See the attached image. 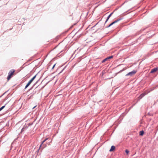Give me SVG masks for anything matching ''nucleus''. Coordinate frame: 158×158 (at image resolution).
Wrapping results in <instances>:
<instances>
[{"mask_svg": "<svg viewBox=\"0 0 158 158\" xmlns=\"http://www.w3.org/2000/svg\"><path fill=\"white\" fill-rule=\"evenodd\" d=\"M15 70L12 69L8 73V75L7 77V79L8 81L10 80V78L15 74Z\"/></svg>", "mask_w": 158, "mask_h": 158, "instance_id": "nucleus-1", "label": "nucleus"}, {"mask_svg": "<svg viewBox=\"0 0 158 158\" xmlns=\"http://www.w3.org/2000/svg\"><path fill=\"white\" fill-rule=\"evenodd\" d=\"M36 76V75H35L34 77H33L28 82L27 85H26L25 89H26L32 83V82L35 79V78Z\"/></svg>", "mask_w": 158, "mask_h": 158, "instance_id": "nucleus-2", "label": "nucleus"}, {"mask_svg": "<svg viewBox=\"0 0 158 158\" xmlns=\"http://www.w3.org/2000/svg\"><path fill=\"white\" fill-rule=\"evenodd\" d=\"M136 71L134 70V71H131L130 72H129L126 75V76H132L134 75V74H135L136 73Z\"/></svg>", "mask_w": 158, "mask_h": 158, "instance_id": "nucleus-3", "label": "nucleus"}, {"mask_svg": "<svg viewBox=\"0 0 158 158\" xmlns=\"http://www.w3.org/2000/svg\"><path fill=\"white\" fill-rule=\"evenodd\" d=\"M158 70V68L156 67L153 69H152L151 72L150 73H153L156 72Z\"/></svg>", "mask_w": 158, "mask_h": 158, "instance_id": "nucleus-4", "label": "nucleus"}, {"mask_svg": "<svg viewBox=\"0 0 158 158\" xmlns=\"http://www.w3.org/2000/svg\"><path fill=\"white\" fill-rule=\"evenodd\" d=\"M120 19H117L116 20H115L112 23H110L108 26V27H109L111 25H112L113 24H114V23H116L117 22H118V21L120 20Z\"/></svg>", "mask_w": 158, "mask_h": 158, "instance_id": "nucleus-5", "label": "nucleus"}, {"mask_svg": "<svg viewBox=\"0 0 158 158\" xmlns=\"http://www.w3.org/2000/svg\"><path fill=\"white\" fill-rule=\"evenodd\" d=\"M146 94L145 93H143L141 94L139 97V99H140L142 98Z\"/></svg>", "mask_w": 158, "mask_h": 158, "instance_id": "nucleus-6", "label": "nucleus"}, {"mask_svg": "<svg viewBox=\"0 0 158 158\" xmlns=\"http://www.w3.org/2000/svg\"><path fill=\"white\" fill-rule=\"evenodd\" d=\"M115 149V147L114 146H112L111 147V148L110 150V152H112Z\"/></svg>", "mask_w": 158, "mask_h": 158, "instance_id": "nucleus-7", "label": "nucleus"}, {"mask_svg": "<svg viewBox=\"0 0 158 158\" xmlns=\"http://www.w3.org/2000/svg\"><path fill=\"white\" fill-rule=\"evenodd\" d=\"M144 131H140L139 132V135H143L144 134Z\"/></svg>", "mask_w": 158, "mask_h": 158, "instance_id": "nucleus-8", "label": "nucleus"}, {"mask_svg": "<svg viewBox=\"0 0 158 158\" xmlns=\"http://www.w3.org/2000/svg\"><path fill=\"white\" fill-rule=\"evenodd\" d=\"M48 139V138H46V139L44 140L42 142V143L41 144L40 146V148L41 147L42 144L46 140H47V139Z\"/></svg>", "mask_w": 158, "mask_h": 158, "instance_id": "nucleus-9", "label": "nucleus"}, {"mask_svg": "<svg viewBox=\"0 0 158 158\" xmlns=\"http://www.w3.org/2000/svg\"><path fill=\"white\" fill-rule=\"evenodd\" d=\"M113 57V56H110L109 57H107V60H108L109 59H111Z\"/></svg>", "mask_w": 158, "mask_h": 158, "instance_id": "nucleus-10", "label": "nucleus"}, {"mask_svg": "<svg viewBox=\"0 0 158 158\" xmlns=\"http://www.w3.org/2000/svg\"><path fill=\"white\" fill-rule=\"evenodd\" d=\"M107 60H108L106 58L104 59V60H102V63H103V62H105V61H106Z\"/></svg>", "mask_w": 158, "mask_h": 158, "instance_id": "nucleus-11", "label": "nucleus"}, {"mask_svg": "<svg viewBox=\"0 0 158 158\" xmlns=\"http://www.w3.org/2000/svg\"><path fill=\"white\" fill-rule=\"evenodd\" d=\"M111 16L110 15H109L108 17H107V19L106 21V23L108 21V20L109 19L110 17Z\"/></svg>", "mask_w": 158, "mask_h": 158, "instance_id": "nucleus-12", "label": "nucleus"}, {"mask_svg": "<svg viewBox=\"0 0 158 158\" xmlns=\"http://www.w3.org/2000/svg\"><path fill=\"white\" fill-rule=\"evenodd\" d=\"M5 107V106H2L0 108V110L1 111Z\"/></svg>", "mask_w": 158, "mask_h": 158, "instance_id": "nucleus-13", "label": "nucleus"}, {"mask_svg": "<svg viewBox=\"0 0 158 158\" xmlns=\"http://www.w3.org/2000/svg\"><path fill=\"white\" fill-rule=\"evenodd\" d=\"M5 107V106H2L0 108V110L1 111Z\"/></svg>", "mask_w": 158, "mask_h": 158, "instance_id": "nucleus-14", "label": "nucleus"}, {"mask_svg": "<svg viewBox=\"0 0 158 158\" xmlns=\"http://www.w3.org/2000/svg\"><path fill=\"white\" fill-rule=\"evenodd\" d=\"M125 152L127 154H128L129 152V151L127 149L126 150Z\"/></svg>", "mask_w": 158, "mask_h": 158, "instance_id": "nucleus-15", "label": "nucleus"}, {"mask_svg": "<svg viewBox=\"0 0 158 158\" xmlns=\"http://www.w3.org/2000/svg\"><path fill=\"white\" fill-rule=\"evenodd\" d=\"M55 64H54V65L53 66V67H52V69H53L54 68V67H55Z\"/></svg>", "mask_w": 158, "mask_h": 158, "instance_id": "nucleus-16", "label": "nucleus"}, {"mask_svg": "<svg viewBox=\"0 0 158 158\" xmlns=\"http://www.w3.org/2000/svg\"><path fill=\"white\" fill-rule=\"evenodd\" d=\"M36 106H34V107H33V109L35 108L36 107Z\"/></svg>", "mask_w": 158, "mask_h": 158, "instance_id": "nucleus-17", "label": "nucleus"}, {"mask_svg": "<svg viewBox=\"0 0 158 158\" xmlns=\"http://www.w3.org/2000/svg\"><path fill=\"white\" fill-rule=\"evenodd\" d=\"M112 14V13H111L110 15V16H111Z\"/></svg>", "mask_w": 158, "mask_h": 158, "instance_id": "nucleus-18", "label": "nucleus"}, {"mask_svg": "<svg viewBox=\"0 0 158 158\" xmlns=\"http://www.w3.org/2000/svg\"><path fill=\"white\" fill-rule=\"evenodd\" d=\"M46 146H45L44 147H43V148H45V147H46Z\"/></svg>", "mask_w": 158, "mask_h": 158, "instance_id": "nucleus-19", "label": "nucleus"}]
</instances>
